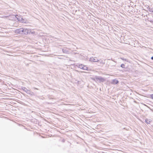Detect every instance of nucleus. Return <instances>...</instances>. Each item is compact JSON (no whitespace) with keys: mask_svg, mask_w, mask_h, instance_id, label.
Wrapping results in <instances>:
<instances>
[{"mask_svg":"<svg viewBox=\"0 0 153 153\" xmlns=\"http://www.w3.org/2000/svg\"><path fill=\"white\" fill-rule=\"evenodd\" d=\"M26 30H27V29H25L23 28H20L16 29L15 31V33L17 34L23 33L25 34V33L24 32H26Z\"/></svg>","mask_w":153,"mask_h":153,"instance_id":"obj_1","label":"nucleus"},{"mask_svg":"<svg viewBox=\"0 0 153 153\" xmlns=\"http://www.w3.org/2000/svg\"><path fill=\"white\" fill-rule=\"evenodd\" d=\"M151 59H152L153 60V56H152V57H151Z\"/></svg>","mask_w":153,"mask_h":153,"instance_id":"obj_10","label":"nucleus"},{"mask_svg":"<svg viewBox=\"0 0 153 153\" xmlns=\"http://www.w3.org/2000/svg\"><path fill=\"white\" fill-rule=\"evenodd\" d=\"M118 81L116 79L113 80L112 81V83L114 84H117L118 83Z\"/></svg>","mask_w":153,"mask_h":153,"instance_id":"obj_3","label":"nucleus"},{"mask_svg":"<svg viewBox=\"0 0 153 153\" xmlns=\"http://www.w3.org/2000/svg\"><path fill=\"white\" fill-rule=\"evenodd\" d=\"M91 60H92V61L94 62H97L99 61V60L96 57L93 58H92Z\"/></svg>","mask_w":153,"mask_h":153,"instance_id":"obj_4","label":"nucleus"},{"mask_svg":"<svg viewBox=\"0 0 153 153\" xmlns=\"http://www.w3.org/2000/svg\"><path fill=\"white\" fill-rule=\"evenodd\" d=\"M150 98L152 99H153V94H152L150 96Z\"/></svg>","mask_w":153,"mask_h":153,"instance_id":"obj_6","label":"nucleus"},{"mask_svg":"<svg viewBox=\"0 0 153 153\" xmlns=\"http://www.w3.org/2000/svg\"><path fill=\"white\" fill-rule=\"evenodd\" d=\"M125 65L124 64H122L121 65V67L123 68H124Z\"/></svg>","mask_w":153,"mask_h":153,"instance_id":"obj_5","label":"nucleus"},{"mask_svg":"<svg viewBox=\"0 0 153 153\" xmlns=\"http://www.w3.org/2000/svg\"><path fill=\"white\" fill-rule=\"evenodd\" d=\"M147 121H148V120H147ZM146 123H149H149L150 121H149H149L147 122V120H146Z\"/></svg>","mask_w":153,"mask_h":153,"instance_id":"obj_7","label":"nucleus"},{"mask_svg":"<svg viewBox=\"0 0 153 153\" xmlns=\"http://www.w3.org/2000/svg\"><path fill=\"white\" fill-rule=\"evenodd\" d=\"M147 121H148V120H147ZM146 123H149H149L150 121H149H149L147 122V120H146Z\"/></svg>","mask_w":153,"mask_h":153,"instance_id":"obj_8","label":"nucleus"},{"mask_svg":"<svg viewBox=\"0 0 153 153\" xmlns=\"http://www.w3.org/2000/svg\"><path fill=\"white\" fill-rule=\"evenodd\" d=\"M100 79L102 80H103V81L104 80V79H103V78H101Z\"/></svg>","mask_w":153,"mask_h":153,"instance_id":"obj_9","label":"nucleus"},{"mask_svg":"<svg viewBox=\"0 0 153 153\" xmlns=\"http://www.w3.org/2000/svg\"><path fill=\"white\" fill-rule=\"evenodd\" d=\"M79 67L84 70H87V67L83 65H80Z\"/></svg>","mask_w":153,"mask_h":153,"instance_id":"obj_2","label":"nucleus"}]
</instances>
